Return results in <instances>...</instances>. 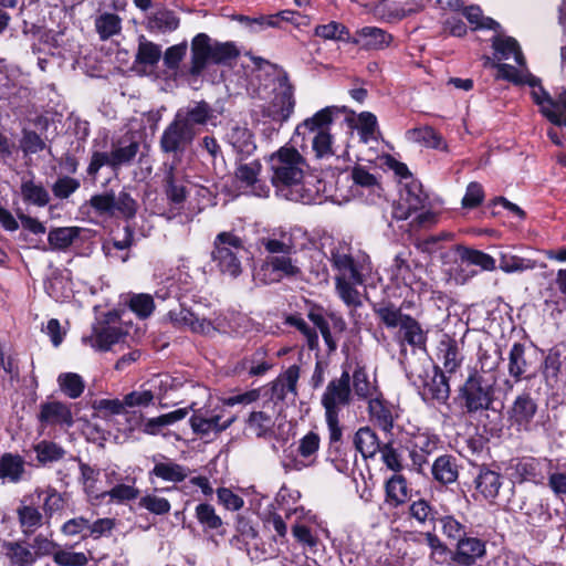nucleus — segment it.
Returning a JSON list of instances; mask_svg holds the SVG:
<instances>
[{
  "label": "nucleus",
  "instance_id": "1",
  "mask_svg": "<svg viewBox=\"0 0 566 566\" xmlns=\"http://www.w3.org/2000/svg\"><path fill=\"white\" fill-rule=\"evenodd\" d=\"M251 61L254 70L248 91L260 99H266L273 93L266 115L275 122L286 120L295 106L294 88L287 75L262 57L251 56Z\"/></svg>",
  "mask_w": 566,
  "mask_h": 566
},
{
  "label": "nucleus",
  "instance_id": "2",
  "mask_svg": "<svg viewBox=\"0 0 566 566\" xmlns=\"http://www.w3.org/2000/svg\"><path fill=\"white\" fill-rule=\"evenodd\" d=\"M272 185L276 195L305 205L316 200L317 190L304 180L306 161L293 147H281L270 157Z\"/></svg>",
  "mask_w": 566,
  "mask_h": 566
},
{
  "label": "nucleus",
  "instance_id": "3",
  "mask_svg": "<svg viewBox=\"0 0 566 566\" xmlns=\"http://www.w3.org/2000/svg\"><path fill=\"white\" fill-rule=\"evenodd\" d=\"M332 262L337 271L335 289L338 297L348 306L356 308L361 305V295L357 290L370 276L373 268L365 252L352 253L345 248L333 251Z\"/></svg>",
  "mask_w": 566,
  "mask_h": 566
},
{
  "label": "nucleus",
  "instance_id": "4",
  "mask_svg": "<svg viewBox=\"0 0 566 566\" xmlns=\"http://www.w3.org/2000/svg\"><path fill=\"white\" fill-rule=\"evenodd\" d=\"M345 108L337 106H327L313 116L307 117L296 126L295 136L293 142L297 144V138L302 137V144L304 148L305 142L311 144L312 151L317 159H328L333 156L340 157L334 147L333 136L329 133V127L335 118Z\"/></svg>",
  "mask_w": 566,
  "mask_h": 566
},
{
  "label": "nucleus",
  "instance_id": "5",
  "mask_svg": "<svg viewBox=\"0 0 566 566\" xmlns=\"http://www.w3.org/2000/svg\"><path fill=\"white\" fill-rule=\"evenodd\" d=\"M350 401V375L347 370H344L339 378L333 379L327 384L321 398L331 442H338L342 438L343 431L339 424V413L342 408L348 406Z\"/></svg>",
  "mask_w": 566,
  "mask_h": 566
},
{
  "label": "nucleus",
  "instance_id": "6",
  "mask_svg": "<svg viewBox=\"0 0 566 566\" xmlns=\"http://www.w3.org/2000/svg\"><path fill=\"white\" fill-rule=\"evenodd\" d=\"M247 250L240 237L232 232H220L213 241L211 260L216 269L224 276L237 279L243 271L242 261Z\"/></svg>",
  "mask_w": 566,
  "mask_h": 566
},
{
  "label": "nucleus",
  "instance_id": "7",
  "mask_svg": "<svg viewBox=\"0 0 566 566\" xmlns=\"http://www.w3.org/2000/svg\"><path fill=\"white\" fill-rule=\"evenodd\" d=\"M494 376L474 373L469 376L460 389V398L468 413L490 409L494 400Z\"/></svg>",
  "mask_w": 566,
  "mask_h": 566
},
{
  "label": "nucleus",
  "instance_id": "8",
  "mask_svg": "<svg viewBox=\"0 0 566 566\" xmlns=\"http://www.w3.org/2000/svg\"><path fill=\"white\" fill-rule=\"evenodd\" d=\"M224 408H200L193 412L190 418V426L195 433L201 437L218 434L228 429L234 421L235 417L224 418Z\"/></svg>",
  "mask_w": 566,
  "mask_h": 566
},
{
  "label": "nucleus",
  "instance_id": "9",
  "mask_svg": "<svg viewBox=\"0 0 566 566\" xmlns=\"http://www.w3.org/2000/svg\"><path fill=\"white\" fill-rule=\"evenodd\" d=\"M301 266L293 254L268 255L256 276L264 284L280 282L284 277H296L301 274Z\"/></svg>",
  "mask_w": 566,
  "mask_h": 566
},
{
  "label": "nucleus",
  "instance_id": "10",
  "mask_svg": "<svg viewBox=\"0 0 566 566\" xmlns=\"http://www.w3.org/2000/svg\"><path fill=\"white\" fill-rule=\"evenodd\" d=\"M90 203L96 211L111 216L120 214L125 218H132L137 211V202L126 190H122L118 195L103 193L93 196Z\"/></svg>",
  "mask_w": 566,
  "mask_h": 566
},
{
  "label": "nucleus",
  "instance_id": "11",
  "mask_svg": "<svg viewBox=\"0 0 566 566\" xmlns=\"http://www.w3.org/2000/svg\"><path fill=\"white\" fill-rule=\"evenodd\" d=\"M428 196L417 180L405 184L398 201L394 206L392 216L397 220H407L412 212L426 207Z\"/></svg>",
  "mask_w": 566,
  "mask_h": 566
},
{
  "label": "nucleus",
  "instance_id": "12",
  "mask_svg": "<svg viewBox=\"0 0 566 566\" xmlns=\"http://www.w3.org/2000/svg\"><path fill=\"white\" fill-rule=\"evenodd\" d=\"M262 166L259 161L239 164L235 169V180L240 189L255 197H268L269 186L260 178Z\"/></svg>",
  "mask_w": 566,
  "mask_h": 566
},
{
  "label": "nucleus",
  "instance_id": "13",
  "mask_svg": "<svg viewBox=\"0 0 566 566\" xmlns=\"http://www.w3.org/2000/svg\"><path fill=\"white\" fill-rule=\"evenodd\" d=\"M532 98L539 107L542 115L552 124L566 126V90L558 95L557 99H553L544 88H534Z\"/></svg>",
  "mask_w": 566,
  "mask_h": 566
},
{
  "label": "nucleus",
  "instance_id": "14",
  "mask_svg": "<svg viewBox=\"0 0 566 566\" xmlns=\"http://www.w3.org/2000/svg\"><path fill=\"white\" fill-rule=\"evenodd\" d=\"M198 130H191L175 116L160 137V147L165 153H182L192 143Z\"/></svg>",
  "mask_w": 566,
  "mask_h": 566
},
{
  "label": "nucleus",
  "instance_id": "15",
  "mask_svg": "<svg viewBox=\"0 0 566 566\" xmlns=\"http://www.w3.org/2000/svg\"><path fill=\"white\" fill-rule=\"evenodd\" d=\"M392 35L377 27H364L354 35L347 34L346 42L358 45L361 50L378 51L390 45Z\"/></svg>",
  "mask_w": 566,
  "mask_h": 566
},
{
  "label": "nucleus",
  "instance_id": "16",
  "mask_svg": "<svg viewBox=\"0 0 566 566\" xmlns=\"http://www.w3.org/2000/svg\"><path fill=\"white\" fill-rule=\"evenodd\" d=\"M536 411L537 406L534 399L528 394L520 395L507 411L509 421L518 431H528L531 430Z\"/></svg>",
  "mask_w": 566,
  "mask_h": 566
},
{
  "label": "nucleus",
  "instance_id": "17",
  "mask_svg": "<svg viewBox=\"0 0 566 566\" xmlns=\"http://www.w3.org/2000/svg\"><path fill=\"white\" fill-rule=\"evenodd\" d=\"M175 116L191 130H198L197 126L216 125L217 119L214 111L205 101L195 102L178 109Z\"/></svg>",
  "mask_w": 566,
  "mask_h": 566
},
{
  "label": "nucleus",
  "instance_id": "18",
  "mask_svg": "<svg viewBox=\"0 0 566 566\" xmlns=\"http://www.w3.org/2000/svg\"><path fill=\"white\" fill-rule=\"evenodd\" d=\"M483 65L485 67L496 69V78L506 80L515 84H528L532 88L531 94L534 92V88H543L539 85L538 80L532 75L527 69H517L510 64L501 63V61H497L495 56H484Z\"/></svg>",
  "mask_w": 566,
  "mask_h": 566
},
{
  "label": "nucleus",
  "instance_id": "19",
  "mask_svg": "<svg viewBox=\"0 0 566 566\" xmlns=\"http://www.w3.org/2000/svg\"><path fill=\"white\" fill-rule=\"evenodd\" d=\"M167 316L169 322L177 328L189 329L203 335H209L216 329L210 321L199 317L182 305L179 308L169 311Z\"/></svg>",
  "mask_w": 566,
  "mask_h": 566
},
{
  "label": "nucleus",
  "instance_id": "20",
  "mask_svg": "<svg viewBox=\"0 0 566 566\" xmlns=\"http://www.w3.org/2000/svg\"><path fill=\"white\" fill-rule=\"evenodd\" d=\"M123 336L124 334L120 328L97 323L93 326L90 335L82 337V342L95 350L106 352L114 344L118 343Z\"/></svg>",
  "mask_w": 566,
  "mask_h": 566
},
{
  "label": "nucleus",
  "instance_id": "21",
  "mask_svg": "<svg viewBox=\"0 0 566 566\" xmlns=\"http://www.w3.org/2000/svg\"><path fill=\"white\" fill-rule=\"evenodd\" d=\"M224 140L235 153L242 156L252 155L256 148L253 134L247 124H230L226 132Z\"/></svg>",
  "mask_w": 566,
  "mask_h": 566
},
{
  "label": "nucleus",
  "instance_id": "22",
  "mask_svg": "<svg viewBox=\"0 0 566 566\" xmlns=\"http://www.w3.org/2000/svg\"><path fill=\"white\" fill-rule=\"evenodd\" d=\"M212 40L206 33L197 34L191 41V65L189 72L199 75L212 63Z\"/></svg>",
  "mask_w": 566,
  "mask_h": 566
},
{
  "label": "nucleus",
  "instance_id": "23",
  "mask_svg": "<svg viewBox=\"0 0 566 566\" xmlns=\"http://www.w3.org/2000/svg\"><path fill=\"white\" fill-rule=\"evenodd\" d=\"M39 419L46 426L70 428L73 426V415L70 406L60 401H50L41 406Z\"/></svg>",
  "mask_w": 566,
  "mask_h": 566
},
{
  "label": "nucleus",
  "instance_id": "24",
  "mask_svg": "<svg viewBox=\"0 0 566 566\" xmlns=\"http://www.w3.org/2000/svg\"><path fill=\"white\" fill-rule=\"evenodd\" d=\"M486 554L485 543L476 537H462L457 544L454 560L459 565L471 566Z\"/></svg>",
  "mask_w": 566,
  "mask_h": 566
},
{
  "label": "nucleus",
  "instance_id": "25",
  "mask_svg": "<svg viewBox=\"0 0 566 566\" xmlns=\"http://www.w3.org/2000/svg\"><path fill=\"white\" fill-rule=\"evenodd\" d=\"M492 46L497 61L513 59L520 69H526L524 55L514 38L497 34L492 39Z\"/></svg>",
  "mask_w": 566,
  "mask_h": 566
},
{
  "label": "nucleus",
  "instance_id": "26",
  "mask_svg": "<svg viewBox=\"0 0 566 566\" xmlns=\"http://www.w3.org/2000/svg\"><path fill=\"white\" fill-rule=\"evenodd\" d=\"M319 436L315 432H308L298 442V453L303 460H295L293 463H284L287 470H302L314 461L319 449Z\"/></svg>",
  "mask_w": 566,
  "mask_h": 566
},
{
  "label": "nucleus",
  "instance_id": "27",
  "mask_svg": "<svg viewBox=\"0 0 566 566\" xmlns=\"http://www.w3.org/2000/svg\"><path fill=\"white\" fill-rule=\"evenodd\" d=\"M407 140L419 144L427 148L448 150L447 143L442 136L431 126L416 127L406 132Z\"/></svg>",
  "mask_w": 566,
  "mask_h": 566
},
{
  "label": "nucleus",
  "instance_id": "28",
  "mask_svg": "<svg viewBox=\"0 0 566 566\" xmlns=\"http://www.w3.org/2000/svg\"><path fill=\"white\" fill-rule=\"evenodd\" d=\"M165 191L168 200L174 205H181L187 197L182 172L174 166H169L165 176Z\"/></svg>",
  "mask_w": 566,
  "mask_h": 566
},
{
  "label": "nucleus",
  "instance_id": "29",
  "mask_svg": "<svg viewBox=\"0 0 566 566\" xmlns=\"http://www.w3.org/2000/svg\"><path fill=\"white\" fill-rule=\"evenodd\" d=\"M370 419L382 430L389 431L394 426L395 415L392 407L381 398V394L368 401Z\"/></svg>",
  "mask_w": 566,
  "mask_h": 566
},
{
  "label": "nucleus",
  "instance_id": "30",
  "mask_svg": "<svg viewBox=\"0 0 566 566\" xmlns=\"http://www.w3.org/2000/svg\"><path fill=\"white\" fill-rule=\"evenodd\" d=\"M300 378V367L297 365L290 366L277 379L273 382V395L277 399H286L289 395L293 398L296 397L297 381Z\"/></svg>",
  "mask_w": 566,
  "mask_h": 566
},
{
  "label": "nucleus",
  "instance_id": "31",
  "mask_svg": "<svg viewBox=\"0 0 566 566\" xmlns=\"http://www.w3.org/2000/svg\"><path fill=\"white\" fill-rule=\"evenodd\" d=\"M139 151V143L133 139H120L112 148V169L130 165Z\"/></svg>",
  "mask_w": 566,
  "mask_h": 566
},
{
  "label": "nucleus",
  "instance_id": "32",
  "mask_svg": "<svg viewBox=\"0 0 566 566\" xmlns=\"http://www.w3.org/2000/svg\"><path fill=\"white\" fill-rule=\"evenodd\" d=\"M353 382V390L355 396L359 399L369 401L380 392L375 380H371L364 367L357 366L350 376Z\"/></svg>",
  "mask_w": 566,
  "mask_h": 566
},
{
  "label": "nucleus",
  "instance_id": "33",
  "mask_svg": "<svg viewBox=\"0 0 566 566\" xmlns=\"http://www.w3.org/2000/svg\"><path fill=\"white\" fill-rule=\"evenodd\" d=\"M439 359L442 361L446 373L453 374L458 370L462 363L458 344L454 339L444 337L439 343Z\"/></svg>",
  "mask_w": 566,
  "mask_h": 566
},
{
  "label": "nucleus",
  "instance_id": "34",
  "mask_svg": "<svg viewBox=\"0 0 566 566\" xmlns=\"http://www.w3.org/2000/svg\"><path fill=\"white\" fill-rule=\"evenodd\" d=\"M434 480L442 484H450L457 481L459 472L455 459L451 455H440L432 464Z\"/></svg>",
  "mask_w": 566,
  "mask_h": 566
},
{
  "label": "nucleus",
  "instance_id": "35",
  "mask_svg": "<svg viewBox=\"0 0 566 566\" xmlns=\"http://www.w3.org/2000/svg\"><path fill=\"white\" fill-rule=\"evenodd\" d=\"M410 496L406 479L400 474L392 475L386 483V502L398 506L407 502Z\"/></svg>",
  "mask_w": 566,
  "mask_h": 566
},
{
  "label": "nucleus",
  "instance_id": "36",
  "mask_svg": "<svg viewBox=\"0 0 566 566\" xmlns=\"http://www.w3.org/2000/svg\"><path fill=\"white\" fill-rule=\"evenodd\" d=\"M95 30L102 41H106L122 31V19L116 13L103 12L94 20Z\"/></svg>",
  "mask_w": 566,
  "mask_h": 566
},
{
  "label": "nucleus",
  "instance_id": "37",
  "mask_svg": "<svg viewBox=\"0 0 566 566\" xmlns=\"http://www.w3.org/2000/svg\"><path fill=\"white\" fill-rule=\"evenodd\" d=\"M538 465L534 458L514 459L510 463L511 478L514 482L533 481L537 476Z\"/></svg>",
  "mask_w": 566,
  "mask_h": 566
},
{
  "label": "nucleus",
  "instance_id": "38",
  "mask_svg": "<svg viewBox=\"0 0 566 566\" xmlns=\"http://www.w3.org/2000/svg\"><path fill=\"white\" fill-rule=\"evenodd\" d=\"M354 444L364 458L374 457L379 450V440L369 427H361L354 436Z\"/></svg>",
  "mask_w": 566,
  "mask_h": 566
},
{
  "label": "nucleus",
  "instance_id": "39",
  "mask_svg": "<svg viewBox=\"0 0 566 566\" xmlns=\"http://www.w3.org/2000/svg\"><path fill=\"white\" fill-rule=\"evenodd\" d=\"M274 424L273 413L266 410L251 412L247 422L248 429L259 438L271 436Z\"/></svg>",
  "mask_w": 566,
  "mask_h": 566
},
{
  "label": "nucleus",
  "instance_id": "40",
  "mask_svg": "<svg viewBox=\"0 0 566 566\" xmlns=\"http://www.w3.org/2000/svg\"><path fill=\"white\" fill-rule=\"evenodd\" d=\"M188 415L186 408H180L159 417L147 419L144 423L143 431L147 434L156 436L161 429L182 420Z\"/></svg>",
  "mask_w": 566,
  "mask_h": 566
},
{
  "label": "nucleus",
  "instance_id": "41",
  "mask_svg": "<svg viewBox=\"0 0 566 566\" xmlns=\"http://www.w3.org/2000/svg\"><path fill=\"white\" fill-rule=\"evenodd\" d=\"M424 400H432L443 403L450 395L449 384L443 375H436L432 379L424 384L422 392Z\"/></svg>",
  "mask_w": 566,
  "mask_h": 566
},
{
  "label": "nucleus",
  "instance_id": "42",
  "mask_svg": "<svg viewBox=\"0 0 566 566\" xmlns=\"http://www.w3.org/2000/svg\"><path fill=\"white\" fill-rule=\"evenodd\" d=\"M150 473L164 481L181 482L188 476L189 470L178 463L167 461L156 463Z\"/></svg>",
  "mask_w": 566,
  "mask_h": 566
},
{
  "label": "nucleus",
  "instance_id": "43",
  "mask_svg": "<svg viewBox=\"0 0 566 566\" xmlns=\"http://www.w3.org/2000/svg\"><path fill=\"white\" fill-rule=\"evenodd\" d=\"M475 488L485 499H494L501 488L500 475L491 470H482L475 479Z\"/></svg>",
  "mask_w": 566,
  "mask_h": 566
},
{
  "label": "nucleus",
  "instance_id": "44",
  "mask_svg": "<svg viewBox=\"0 0 566 566\" xmlns=\"http://www.w3.org/2000/svg\"><path fill=\"white\" fill-rule=\"evenodd\" d=\"M24 471V462L19 455L7 453L0 459V479L18 482Z\"/></svg>",
  "mask_w": 566,
  "mask_h": 566
},
{
  "label": "nucleus",
  "instance_id": "45",
  "mask_svg": "<svg viewBox=\"0 0 566 566\" xmlns=\"http://www.w3.org/2000/svg\"><path fill=\"white\" fill-rule=\"evenodd\" d=\"M179 25V19L174 11L161 9L156 11L148 20V28L158 32H171Z\"/></svg>",
  "mask_w": 566,
  "mask_h": 566
},
{
  "label": "nucleus",
  "instance_id": "46",
  "mask_svg": "<svg viewBox=\"0 0 566 566\" xmlns=\"http://www.w3.org/2000/svg\"><path fill=\"white\" fill-rule=\"evenodd\" d=\"M21 195L25 202L38 207H44L50 200L49 192L41 184L33 180H23L21 184Z\"/></svg>",
  "mask_w": 566,
  "mask_h": 566
},
{
  "label": "nucleus",
  "instance_id": "47",
  "mask_svg": "<svg viewBox=\"0 0 566 566\" xmlns=\"http://www.w3.org/2000/svg\"><path fill=\"white\" fill-rule=\"evenodd\" d=\"M61 391L71 399L78 398L85 388L83 378L75 373H63L57 377Z\"/></svg>",
  "mask_w": 566,
  "mask_h": 566
},
{
  "label": "nucleus",
  "instance_id": "48",
  "mask_svg": "<svg viewBox=\"0 0 566 566\" xmlns=\"http://www.w3.org/2000/svg\"><path fill=\"white\" fill-rule=\"evenodd\" d=\"M80 229L76 227L56 228L49 232L48 241L54 250H65L75 238H77Z\"/></svg>",
  "mask_w": 566,
  "mask_h": 566
},
{
  "label": "nucleus",
  "instance_id": "49",
  "mask_svg": "<svg viewBox=\"0 0 566 566\" xmlns=\"http://www.w3.org/2000/svg\"><path fill=\"white\" fill-rule=\"evenodd\" d=\"M400 331L403 334V339L411 346L416 347H423L427 340V335L421 328L420 324L412 318L411 316H408L405 318V322L402 323Z\"/></svg>",
  "mask_w": 566,
  "mask_h": 566
},
{
  "label": "nucleus",
  "instance_id": "50",
  "mask_svg": "<svg viewBox=\"0 0 566 566\" xmlns=\"http://www.w3.org/2000/svg\"><path fill=\"white\" fill-rule=\"evenodd\" d=\"M457 251L462 261L478 265L485 271H492L495 269V260L482 251L472 250L464 247H458Z\"/></svg>",
  "mask_w": 566,
  "mask_h": 566
},
{
  "label": "nucleus",
  "instance_id": "51",
  "mask_svg": "<svg viewBox=\"0 0 566 566\" xmlns=\"http://www.w3.org/2000/svg\"><path fill=\"white\" fill-rule=\"evenodd\" d=\"M526 368L525 348L522 344L515 343L509 354V374L518 381Z\"/></svg>",
  "mask_w": 566,
  "mask_h": 566
},
{
  "label": "nucleus",
  "instance_id": "52",
  "mask_svg": "<svg viewBox=\"0 0 566 566\" xmlns=\"http://www.w3.org/2000/svg\"><path fill=\"white\" fill-rule=\"evenodd\" d=\"M374 311L388 328L401 327L405 318L409 316L391 304L378 305Z\"/></svg>",
  "mask_w": 566,
  "mask_h": 566
},
{
  "label": "nucleus",
  "instance_id": "53",
  "mask_svg": "<svg viewBox=\"0 0 566 566\" xmlns=\"http://www.w3.org/2000/svg\"><path fill=\"white\" fill-rule=\"evenodd\" d=\"M109 497L112 502L122 504L128 501L136 500L139 496V490L134 484H116L108 491L101 493V499Z\"/></svg>",
  "mask_w": 566,
  "mask_h": 566
},
{
  "label": "nucleus",
  "instance_id": "54",
  "mask_svg": "<svg viewBox=\"0 0 566 566\" xmlns=\"http://www.w3.org/2000/svg\"><path fill=\"white\" fill-rule=\"evenodd\" d=\"M54 563L59 566H86L88 556L83 552H75L72 547H61L54 554Z\"/></svg>",
  "mask_w": 566,
  "mask_h": 566
},
{
  "label": "nucleus",
  "instance_id": "55",
  "mask_svg": "<svg viewBox=\"0 0 566 566\" xmlns=\"http://www.w3.org/2000/svg\"><path fill=\"white\" fill-rule=\"evenodd\" d=\"M499 266L505 273H514L533 270L535 269L536 263L531 259H524L509 253H503L500 258Z\"/></svg>",
  "mask_w": 566,
  "mask_h": 566
},
{
  "label": "nucleus",
  "instance_id": "56",
  "mask_svg": "<svg viewBox=\"0 0 566 566\" xmlns=\"http://www.w3.org/2000/svg\"><path fill=\"white\" fill-rule=\"evenodd\" d=\"M436 521L440 524L442 534L452 541L459 542L465 535V526L453 515L446 514Z\"/></svg>",
  "mask_w": 566,
  "mask_h": 566
},
{
  "label": "nucleus",
  "instance_id": "57",
  "mask_svg": "<svg viewBox=\"0 0 566 566\" xmlns=\"http://www.w3.org/2000/svg\"><path fill=\"white\" fill-rule=\"evenodd\" d=\"M355 127L359 132L361 140L368 143L376 138L377 118L373 113L363 112L358 115Z\"/></svg>",
  "mask_w": 566,
  "mask_h": 566
},
{
  "label": "nucleus",
  "instance_id": "58",
  "mask_svg": "<svg viewBox=\"0 0 566 566\" xmlns=\"http://www.w3.org/2000/svg\"><path fill=\"white\" fill-rule=\"evenodd\" d=\"M161 56L160 46L149 42L140 41L137 50L136 61L145 65H155Z\"/></svg>",
  "mask_w": 566,
  "mask_h": 566
},
{
  "label": "nucleus",
  "instance_id": "59",
  "mask_svg": "<svg viewBox=\"0 0 566 566\" xmlns=\"http://www.w3.org/2000/svg\"><path fill=\"white\" fill-rule=\"evenodd\" d=\"M315 34L324 40H339L346 42V36L350 33L345 25L331 21L327 24L316 27Z\"/></svg>",
  "mask_w": 566,
  "mask_h": 566
},
{
  "label": "nucleus",
  "instance_id": "60",
  "mask_svg": "<svg viewBox=\"0 0 566 566\" xmlns=\"http://www.w3.org/2000/svg\"><path fill=\"white\" fill-rule=\"evenodd\" d=\"M130 310L140 318L148 317L155 310V303L149 294H135L129 300Z\"/></svg>",
  "mask_w": 566,
  "mask_h": 566
},
{
  "label": "nucleus",
  "instance_id": "61",
  "mask_svg": "<svg viewBox=\"0 0 566 566\" xmlns=\"http://www.w3.org/2000/svg\"><path fill=\"white\" fill-rule=\"evenodd\" d=\"M81 479L84 486L85 492L90 496H94L95 499H101V493L96 488V483L98 481L99 471L90 467L88 464L81 463Z\"/></svg>",
  "mask_w": 566,
  "mask_h": 566
},
{
  "label": "nucleus",
  "instance_id": "62",
  "mask_svg": "<svg viewBox=\"0 0 566 566\" xmlns=\"http://www.w3.org/2000/svg\"><path fill=\"white\" fill-rule=\"evenodd\" d=\"M439 438L429 432H418L410 439L411 450L432 453L438 447Z\"/></svg>",
  "mask_w": 566,
  "mask_h": 566
},
{
  "label": "nucleus",
  "instance_id": "63",
  "mask_svg": "<svg viewBox=\"0 0 566 566\" xmlns=\"http://www.w3.org/2000/svg\"><path fill=\"white\" fill-rule=\"evenodd\" d=\"M139 506L157 515H163L170 511L169 501L157 494H147L143 496L139 500Z\"/></svg>",
  "mask_w": 566,
  "mask_h": 566
},
{
  "label": "nucleus",
  "instance_id": "64",
  "mask_svg": "<svg viewBox=\"0 0 566 566\" xmlns=\"http://www.w3.org/2000/svg\"><path fill=\"white\" fill-rule=\"evenodd\" d=\"M7 547L10 560L17 566H31V562H36L34 554L22 545L9 543Z\"/></svg>",
  "mask_w": 566,
  "mask_h": 566
}]
</instances>
